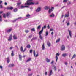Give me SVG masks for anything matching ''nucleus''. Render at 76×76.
Listing matches in <instances>:
<instances>
[{
  "label": "nucleus",
  "mask_w": 76,
  "mask_h": 76,
  "mask_svg": "<svg viewBox=\"0 0 76 76\" xmlns=\"http://www.w3.org/2000/svg\"><path fill=\"white\" fill-rule=\"evenodd\" d=\"M26 57V56L24 55V56H23V58H24V57Z\"/></svg>",
  "instance_id": "69168bd1"
},
{
  "label": "nucleus",
  "mask_w": 76,
  "mask_h": 76,
  "mask_svg": "<svg viewBox=\"0 0 76 76\" xmlns=\"http://www.w3.org/2000/svg\"><path fill=\"white\" fill-rule=\"evenodd\" d=\"M47 44L48 47H50L51 46V43L50 42H48Z\"/></svg>",
  "instance_id": "a878e982"
},
{
  "label": "nucleus",
  "mask_w": 76,
  "mask_h": 76,
  "mask_svg": "<svg viewBox=\"0 0 76 76\" xmlns=\"http://www.w3.org/2000/svg\"><path fill=\"white\" fill-rule=\"evenodd\" d=\"M29 6H23L21 5L20 6V7H18V8H19V9H24V8H25V7H28Z\"/></svg>",
  "instance_id": "20e7f679"
},
{
  "label": "nucleus",
  "mask_w": 76,
  "mask_h": 76,
  "mask_svg": "<svg viewBox=\"0 0 76 76\" xmlns=\"http://www.w3.org/2000/svg\"><path fill=\"white\" fill-rule=\"evenodd\" d=\"M19 57L20 60H22V56L21 55H19Z\"/></svg>",
  "instance_id": "a211bd4d"
},
{
  "label": "nucleus",
  "mask_w": 76,
  "mask_h": 76,
  "mask_svg": "<svg viewBox=\"0 0 76 76\" xmlns=\"http://www.w3.org/2000/svg\"><path fill=\"white\" fill-rule=\"evenodd\" d=\"M0 69H3V67H2V66L1 65L0 66Z\"/></svg>",
  "instance_id": "09e8293b"
},
{
  "label": "nucleus",
  "mask_w": 76,
  "mask_h": 76,
  "mask_svg": "<svg viewBox=\"0 0 76 76\" xmlns=\"http://www.w3.org/2000/svg\"><path fill=\"white\" fill-rule=\"evenodd\" d=\"M12 35H10L9 37V38L8 40V41H10L12 39Z\"/></svg>",
  "instance_id": "6e6552de"
},
{
  "label": "nucleus",
  "mask_w": 76,
  "mask_h": 76,
  "mask_svg": "<svg viewBox=\"0 0 76 76\" xmlns=\"http://www.w3.org/2000/svg\"><path fill=\"white\" fill-rule=\"evenodd\" d=\"M46 60L47 63H49L50 61V59H48V58H46Z\"/></svg>",
  "instance_id": "aec40b11"
},
{
  "label": "nucleus",
  "mask_w": 76,
  "mask_h": 76,
  "mask_svg": "<svg viewBox=\"0 0 76 76\" xmlns=\"http://www.w3.org/2000/svg\"><path fill=\"white\" fill-rule=\"evenodd\" d=\"M75 58V57H74L73 56H72V57L71 58V60H73V58Z\"/></svg>",
  "instance_id": "bf43d9fd"
},
{
  "label": "nucleus",
  "mask_w": 76,
  "mask_h": 76,
  "mask_svg": "<svg viewBox=\"0 0 76 76\" xmlns=\"http://www.w3.org/2000/svg\"><path fill=\"white\" fill-rule=\"evenodd\" d=\"M47 28L48 29H50V26H49V25H48L47 26Z\"/></svg>",
  "instance_id": "a18cd8bd"
},
{
  "label": "nucleus",
  "mask_w": 76,
  "mask_h": 76,
  "mask_svg": "<svg viewBox=\"0 0 76 76\" xmlns=\"http://www.w3.org/2000/svg\"><path fill=\"white\" fill-rule=\"evenodd\" d=\"M60 38L58 39L56 41V42L57 43V42H58L60 41Z\"/></svg>",
  "instance_id": "7c9ffc66"
},
{
  "label": "nucleus",
  "mask_w": 76,
  "mask_h": 76,
  "mask_svg": "<svg viewBox=\"0 0 76 76\" xmlns=\"http://www.w3.org/2000/svg\"><path fill=\"white\" fill-rule=\"evenodd\" d=\"M14 65L13 64H10L8 66V67H12L14 66Z\"/></svg>",
  "instance_id": "9d476101"
},
{
  "label": "nucleus",
  "mask_w": 76,
  "mask_h": 76,
  "mask_svg": "<svg viewBox=\"0 0 76 76\" xmlns=\"http://www.w3.org/2000/svg\"><path fill=\"white\" fill-rule=\"evenodd\" d=\"M53 34H54V32H52L51 34L53 35Z\"/></svg>",
  "instance_id": "774afa93"
},
{
  "label": "nucleus",
  "mask_w": 76,
  "mask_h": 76,
  "mask_svg": "<svg viewBox=\"0 0 76 76\" xmlns=\"http://www.w3.org/2000/svg\"><path fill=\"white\" fill-rule=\"evenodd\" d=\"M20 50L22 53H24V52H25V51L23 50V47L22 46H21V47Z\"/></svg>",
  "instance_id": "6ab92c4d"
},
{
  "label": "nucleus",
  "mask_w": 76,
  "mask_h": 76,
  "mask_svg": "<svg viewBox=\"0 0 76 76\" xmlns=\"http://www.w3.org/2000/svg\"><path fill=\"white\" fill-rule=\"evenodd\" d=\"M20 4H21V2H20L19 3H17V6H19V5H20Z\"/></svg>",
  "instance_id": "4c0bfd02"
},
{
  "label": "nucleus",
  "mask_w": 76,
  "mask_h": 76,
  "mask_svg": "<svg viewBox=\"0 0 76 76\" xmlns=\"http://www.w3.org/2000/svg\"><path fill=\"white\" fill-rule=\"evenodd\" d=\"M73 56L74 57H76V54H74Z\"/></svg>",
  "instance_id": "6e6d98bb"
},
{
  "label": "nucleus",
  "mask_w": 76,
  "mask_h": 76,
  "mask_svg": "<svg viewBox=\"0 0 76 76\" xmlns=\"http://www.w3.org/2000/svg\"><path fill=\"white\" fill-rule=\"evenodd\" d=\"M32 37V35H30L28 37L29 38H31Z\"/></svg>",
  "instance_id": "49530a36"
},
{
  "label": "nucleus",
  "mask_w": 76,
  "mask_h": 76,
  "mask_svg": "<svg viewBox=\"0 0 76 76\" xmlns=\"http://www.w3.org/2000/svg\"><path fill=\"white\" fill-rule=\"evenodd\" d=\"M11 31H12V29L11 28L7 30V32H10Z\"/></svg>",
  "instance_id": "cd10ccee"
},
{
  "label": "nucleus",
  "mask_w": 76,
  "mask_h": 76,
  "mask_svg": "<svg viewBox=\"0 0 76 76\" xmlns=\"http://www.w3.org/2000/svg\"><path fill=\"white\" fill-rule=\"evenodd\" d=\"M63 2L64 3H66L67 2V0H64Z\"/></svg>",
  "instance_id": "79ce46f5"
},
{
  "label": "nucleus",
  "mask_w": 76,
  "mask_h": 76,
  "mask_svg": "<svg viewBox=\"0 0 76 76\" xmlns=\"http://www.w3.org/2000/svg\"><path fill=\"white\" fill-rule=\"evenodd\" d=\"M17 20V19L15 20L13 22H16Z\"/></svg>",
  "instance_id": "0e129e2a"
},
{
  "label": "nucleus",
  "mask_w": 76,
  "mask_h": 76,
  "mask_svg": "<svg viewBox=\"0 0 76 76\" xmlns=\"http://www.w3.org/2000/svg\"><path fill=\"white\" fill-rule=\"evenodd\" d=\"M42 32H43V30L42 29L41 30L40 32H39V35H41V34Z\"/></svg>",
  "instance_id": "2eb2a0df"
},
{
  "label": "nucleus",
  "mask_w": 76,
  "mask_h": 76,
  "mask_svg": "<svg viewBox=\"0 0 76 76\" xmlns=\"http://www.w3.org/2000/svg\"><path fill=\"white\" fill-rule=\"evenodd\" d=\"M69 12H67V14H66L65 16V17H69Z\"/></svg>",
  "instance_id": "9b49d317"
},
{
  "label": "nucleus",
  "mask_w": 76,
  "mask_h": 76,
  "mask_svg": "<svg viewBox=\"0 0 76 76\" xmlns=\"http://www.w3.org/2000/svg\"><path fill=\"white\" fill-rule=\"evenodd\" d=\"M39 38L41 40H42L43 38H42V37L41 36V35H39Z\"/></svg>",
  "instance_id": "c9c22d12"
},
{
  "label": "nucleus",
  "mask_w": 76,
  "mask_h": 76,
  "mask_svg": "<svg viewBox=\"0 0 76 76\" xmlns=\"http://www.w3.org/2000/svg\"><path fill=\"white\" fill-rule=\"evenodd\" d=\"M41 10V9L40 7H38L36 10V12H40Z\"/></svg>",
  "instance_id": "0eeeda50"
},
{
  "label": "nucleus",
  "mask_w": 76,
  "mask_h": 76,
  "mask_svg": "<svg viewBox=\"0 0 76 76\" xmlns=\"http://www.w3.org/2000/svg\"><path fill=\"white\" fill-rule=\"evenodd\" d=\"M13 9V8L12 7H9L7 8V9L9 10H12Z\"/></svg>",
  "instance_id": "1a4fd4ad"
},
{
  "label": "nucleus",
  "mask_w": 76,
  "mask_h": 76,
  "mask_svg": "<svg viewBox=\"0 0 76 76\" xmlns=\"http://www.w3.org/2000/svg\"><path fill=\"white\" fill-rule=\"evenodd\" d=\"M32 1L31 0H28L25 3V5L26 6H29L30 5H32L34 4V3L32 2H31Z\"/></svg>",
  "instance_id": "f03ea898"
},
{
  "label": "nucleus",
  "mask_w": 76,
  "mask_h": 76,
  "mask_svg": "<svg viewBox=\"0 0 76 76\" xmlns=\"http://www.w3.org/2000/svg\"><path fill=\"white\" fill-rule=\"evenodd\" d=\"M13 37L14 39H17V37H16V35H14L13 36Z\"/></svg>",
  "instance_id": "b1692460"
},
{
  "label": "nucleus",
  "mask_w": 76,
  "mask_h": 76,
  "mask_svg": "<svg viewBox=\"0 0 76 76\" xmlns=\"http://www.w3.org/2000/svg\"><path fill=\"white\" fill-rule=\"evenodd\" d=\"M17 11L18 9H17V8H15L14 10V12H17Z\"/></svg>",
  "instance_id": "72a5a7b5"
},
{
  "label": "nucleus",
  "mask_w": 76,
  "mask_h": 76,
  "mask_svg": "<svg viewBox=\"0 0 76 76\" xmlns=\"http://www.w3.org/2000/svg\"><path fill=\"white\" fill-rule=\"evenodd\" d=\"M46 26H44V27H42V29L43 30H44V29H45V28H46Z\"/></svg>",
  "instance_id": "c756f323"
},
{
  "label": "nucleus",
  "mask_w": 76,
  "mask_h": 76,
  "mask_svg": "<svg viewBox=\"0 0 76 76\" xmlns=\"http://www.w3.org/2000/svg\"><path fill=\"white\" fill-rule=\"evenodd\" d=\"M31 30L32 31H34V32H35V28H31Z\"/></svg>",
  "instance_id": "f704fd0d"
},
{
  "label": "nucleus",
  "mask_w": 76,
  "mask_h": 76,
  "mask_svg": "<svg viewBox=\"0 0 76 76\" xmlns=\"http://www.w3.org/2000/svg\"><path fill=\"white\" fill-rule=\"evenodd\" d=\"M71 3H72L71 2H69L68 3V4H71Z\"/></svg>",
  "instance_id": "37998d69"
},
{
  "label": "nucleus",
  "mask_w": 76,
  "mask_h": 76,
  "mask_svg": "<svg viewBox=\"0 0 76 76\" xmlns=\"http://www.w3.org/2000/svg\"><path fill=\"white\" fill-rule=\"evenodd\" d=\"M21 18H22L21 17H19L18 18V19H21Z\"/></svg>",
  "instance_id": "680f3d73"
},
{
  "label": "nucleus",
  "mask_w": 76,
  "mask_h": 76,
  "mask_svg": "<svg viewBox=\"0 0 76 76\" xmlns=\"http://www.w3.org/2000/svg\"><path fill=\"white\" fill-rule=\"evenodd\" d=\"M45 75H47V72H45Z\"/></svg>",
  "instance_id": "de8ad7c7"
},
{
  "label": "nucleus",
  "mask_w": 76,
  "mask_h": 76,
  "mask_svg": "<svg viewBox=\"0 0 76 76\" xmlns=\"http://www.w3.org/2000/svg\"><path fill=\"white\" fill-rule=\"evenodd\" d=\"M36 38H33L32 39H31V41H32V40H33V39H35Z\"/></svg>",
  "instance_id": "8fccbe9b"
},
{
  "label": "nucleus",
  "mask_w": 76,
  "mask_h": 76,
  "mask_svg": "<svg viewBox=\"0 0 76 76\" xmlns=\"http://www.w3.org/2000/svg\"><path fill=\"white\" fill-rule=\"evenodd\" d=\"M48 35V31H46V35L45 36H47Z\"/></svg>",
  "instance_id": "e433bc0d"
},
{
  "label": "nucleus",
  "mask_w": 76,
  "mask_h": 76,
  "mask_svg": "<svg viewBox=\"0 0 76 76\" xmlns=\"http://www.w3.org/2000/svg\"><path fill=\"white\" fill-rule=\"evenodd\" d=\"M0 8H3L2 5H0Z\"/></svg>",
  "instance_id": "603ef678"
},
{
  "label": "nucleus",
  "mask_w": 76,
  "mask_h": 76,
  "mask_svg": "<svg viewBox=\"0 0 76 76\" xmlns=\"http://www.w3.org/2000/svg\"><path fill=\"white\" fill-rule=\"evenodd\" d=\"M60 48L61 49V51H64V50H65V46L64 45H62L61 47Z\"/></svg>",
  "instance_id": "39448f33"
},
{
  "label": "nucleus",
  "mask_w": 76,
  "mask_h": 76,
  "mask_svg": "<svg viewBox=\"0 0 76 76\" xmlns=\"http://www.w3.org/2000/svg\"><path fill=\"white\" fill-rule=\"evenodd\" d=\"M66 56H67V55L66 53L63 54L62 55V56L63 57H66Z\"/></svg>",
  "instance_id": "4be33fe9"
},
{
  "label": "nucleus",
  "mask_w": 76,
  "mask_h": 76,
  "mask_svg": "<svg viewBox=\"0 0 76 76\" xmlns=\"http://www.w3.org/2000/svg\"><path fill=\"white\" fill-rule=\"evenodd\" d=\"M54 67V70L55 71H56V66H53Z\"/></svg>",
  "instance_id": "58836bf2"
},
{
  "label": "nucleus",
  "mask_w": 76,
  "mask_h": 76,
  "mask_svg": "<svg viewBox=\"0 0 76 76\" xmlns=\"http://www.w3.org/2000/svg\"><path fill=\"white\" fill-rule=\"evenodd\" d=\"M40 28H41V26L39 25L38 26V27L37 28V30H38V29L39 30V29H40Z\"/></svg>",
  "instance_id": "393cba45"
},
{
  "label": "nucleus",
  "mask_w": 76,
  "mask_h": 76,
  "mask_svg": "<svg viewBox=\"0 0 76 76\" xmlns=\"http://www.w3.org/2000/svg\"><path fill=\"white\" fill-rule=\"evenodd\" d=\"M33 55H34V57H38V53H37L36 54V55H35V50H34Z\"/></svg>",
  "instance_id": "423d86ee"
},
{
  "label": "nucleus",
  "mask_w": 76,
  "mask_h": 76,
  "mask_svg": "<svg viewBox=\"0 0 76 76\" xmlns=\"http://www.w3.org/2000/svg\"><path fill=\"white\" fill-rule=\"evenodd\" d=\"M3 17H4V18H6V15H5V14H3Z\"/></svg>",
  "instance_id": "a19ab883"
},
{
  "label": "nucleus",
  "mask_w": 76,
  "mask_h": 76,
  "mask_svg": "<svg viewBox=\"0 0 76 76\" xmlns=\"http://www.w3.org/2000/svg\"><path fill=\"white\" fill-rule=\"evenodd\" d=\"M6 16L7 17H8V16H9L10 15V12H8L6 14Z\"/></svg>",
  "instance_id": "4468645a"
},
{
  "label": "nucleus",
  "mask_w": 76,
  "mask_h": 76,
  "mask_svg": "<svg viewBox=\"0 0 76 76\" xmlns=\"http://www.w3.org/2000/svg\"><path fill=\"white\" fill-rule=\"evenodd\" d=\"M3 12V11H0V14H1Z\"/></svg>",
  "instance_id": "13d9d810"
},
{
  "label": "nucleus",
  "mask_w": 76,
  "mask_h": 76,
  "mask_svg": "<svg viewBox=\"0 0 76 76\" xmlns=\"http://www.w3.org/2000/svg\"><path fill=\"white\" fill-rule=\"evenodd\" d=\"M50 17H54V14L52 13V14L50 15Z\"/></svg>",
  "instance_id": "bb28decb"
},
{
  "label": "nucleus",
  "mask_w": 76,
  "mask_h": 76,
  "mask_svg": "<svg viewBox=\"0 0 76 76\" xmlns=\"http://www.w3.org/2000/svg\"><path fill=\"white\" fill-rule=\"evenodd\" d=\"M25 32L26 33H28V32H29V31L26 30H25Z\"/></svg>",
  "instance_id": "ea45409f"
},
{
  "label": "nucleus",
  "mask_w": 76,
  "mask_h": 76,
  "mask_svg": "<svg viewBox=\"0 0 76 76\" xmlns=\"http://www.w3.org/2000/svg\"><path fill=\"white\" fill-rule=\"evenodd\" d=\"M2 1H0V4H1V3H2Z\"/></svg>",
  "instance_id": "e2e57ef3"
},
{
  "label": "nucleus",
  "mask_w": 76,
  "mask_h": 76,
  "mask_svg": "<svg viewBox=\"0 0 76 76\" xmlns=\"http://www.w3.org/2000/svg\"><path fill=\"white\" fill-rule=\"evenodd\" d=\"M26 47L28 48H31V45H27Z\"/></svg>",
  "instance_id": "c85d7f7f"
},
{
  "label": "nucleus",
  "mask_w": 76,
  "mask_h": 76,
  "mask_svg": "<svg viewBox=\"0 0 76 76\" xmlns=\"http://www.w3.org/2000/svg\"><path fill=\"white\" fill-rule=\"evenodd\" d=\"M32 50H30V53H32Z\"/></svg>",
  "instance_id": "3c124183"
},
{
  "label": "nucleus",
  "mask_w": 76,
  "mask_h": 76,
  "mask_svg": "<svg viewBox=\"0 0 76 76\" xmlns=\"http://www.w3.org/2000/svg\"><path fill=\"white\" fill-rule=\"evenodd\" d=\"M31 60V58H29L28 60L26 61V62H29V61H30Z\"/></svg>",
  "instance_id": "412c9836"
},
{
  "label": "nucleus",
  "mask_w": 76,
  "mask_h": 76,
  "mask_svg": "<svg viewBox=\"0 0 76 76\" xmlns=\"http://www.w3.org/2000/svg\"><path fill=\"white\" fill-rule=\"evenodd\" d=\"M50 31H53V28H50Z\"/></svg>",
  "instance_id": "4d7b16f0"
},
{
  "label": "nucleus",
  "mask_w": 76,
  "mask_h": 76,
  "mask_svg": "<svg viewBox=\"0 0 76 76\" xmlns=\"http://www.w3.org/2000/svg\"><path fill=\"white\" fill-rule=\"evenodd\" d=\"M5 5H7V3L5 2Z\"/></svg>",
  "instance_id": "338daca9"
},
{
  "label": "nucleus",
  "mask_w": 76,
  "mask_h": 76,
  "mask_svg": "<svg viewBox=\"0 0 76 76\" xmlns=\"http://www.w3.org/2000/svg\"><path fill=\"white\" fill-rule=\"evenodd\" d=\"M68 31L70 37H72V32H71V31L70 30H68Z\"/></svg>",
  "instance_id": "f3484780"
},
{
  "label": "nucleus",
  "mask_w": 76,
  "mask_h": 76,
  "mask_svg": "<svg viewBox=\"0 0 76 76\" xmlns=\"http://www.w3.org/2000/svg\"><path fill=\"white\" fill-rule=\"evenodd\" d=\"M65 64L66 65H67V62H65Z\"/></svg>",
  "instance_id": "5fc2aeb1"
},
{
  "label": "nucleus",
  "mask_w": 76,
  "mask_h": 76,
  "mask_svg": "<svg viewBox=\"0 0 76 76\" xmlns=\"http://www.w3.org/2000/svg\"><path fill=\"white\" fill-rule=\"evenodd\" d=\"M44 9L45 10H48V9H49V13H51V12H53V10H54V7H52V8L50 9V7L49 6H46L45 7Z\"/></svg>",
  "instance_id": "f257e3e1"
},
{
  "label": "nucleus",
  "mask_w": 76,
  "mask_h": 76,
  "mask_svg": "<svg viewBox=\"0 0 76 76\" xmlns=\"http://www.w3.org/2000/svg\"><path fill=\"white\" fill-rule=\"evenodd\" d=\"M49 76H50L53 74V71H52V70H51L50 71H49Z\"/></svg>",
  "instance_id": "ddd939ff"
},
{
  "label": "nucleus",
  "mask_w": 76,
  "mask_h": 76,
  "mask_svg": "<svg viewBox=\"0 0 76 76\" xmlns=\"http://www.w3.org/2000/svg\"><path fill=\"white\" fill-rule=\"evenodd\" d=\"M60 56V54H59V53H56L55 57L56 62H57V60H58V57L57 56Z\"/></svg>",
  "instance_id": "7ed1b4c3"
},
{
  "label": "nucleus",
  "mask_w": 76,
  "mask_h": 76,
  "mask_svg": "<svg viewBox=\"0 0 76 76\" xmlns=\"http://www.w3.org/2000/svg\"><path fill=\"white\" fill-rule=\"evenodd\" d=\"M32 74H29L28 76H32Z\"/></svg>",
  "instance_id": "052dcab7"
},
{
  "label": "nucleus",
  "mask_w": 76,
  "mask_h": 76,
  "mask_svg": "<svg viewBox=\"0 0 76 76\" xmlns=\"http://www.w3.org/2000/svg\"><path fill=\"white\" fill-rule=\"evenodd\" d=\"M54 63V61H52V62H51V64H53V63Z\"/></svg>",
  "instance_id": "c03bdc74"
},
{
  "label": "nucleus",
  "mask_w": 76,
  "mask_h": 76,
  "mask_svg": "<svg viewBox=\"0 0 76 76\" xmlns=\"http://www.w3.org/2000/svg\"><path fill=\"white\" fill-rule=\"evenodd\" d=\"M44 49H45V46H44V44H43L42 46V50H44Z\"/></svg>",
  "instance_id": "5701e85b"
},
{
  "label": "nucleus",
  "mask_w": 76,
  "mask_h": 76,
  "mask_svg": "<svg viewBox=\"0 0 76 76\" xmlns=\"http://www.w3.org/2000/svg\"><path fill=\"white\" fill-rule=\"evenodd\" d=\"M11 56L12 57L14 56V53H13V51H12V53H11Z\"/></svg>",
  "instance_id": "473e14b6"
},
{
  "label": "nucleus",
  "mask_w": 76,
  "mask_h": 76,
  "mask_svg": "<svg viewBox=\"0 0 76 76\" xmlns=\"http://www.w3.org/2000/svg\"><path fill=\"white\" fill-rule=\"evenodd\" d=\"M0 22H2V17L1 15H0Z\"/></svg>",
  "instance_id": "2f4dec72"
},
{
  "label": "nucleus",
  "mask_w": 76,
  "mask_h": 76,
  "mask_svg": "<svg viewBox=\"0 0 76 76\" xmlns=\"http://www.w3.org/2000/svg\"><path fill=\"white\" fill-rule=\"evenodd\" d=\"M30 17V15H27L26 18L24 19H28V18H29Z\"/></svg>",
  "instance_id": "dca6fc26"
},
{
  "label": "nucleus",
  "mask_w": 76,
  "mask_h": 76,
  "mask_svg": "<svg viewBox=\"0 0 76 76\" xmlns=\"http://www.w3.org/2000/svg\"><path fill=\"white\" fill-rule=\"evenodd\" d=\"M70 25V23H67V26H68V25Z\"/></svg>",
  "instance_id": "864d4df0"
},
{
  "label": "nucleus",
  "mask_w": 76,
  "mask_h": 76,
  "mask_svg": "<svg viewBox=\"0 0 76 76\" xmlns=\"http://www.w3.org/2000/svg\"><path fill=\"white\" fill-rule=\"evenodd\" d=\"M7 63H9L10 62V58H7Z\"/></svg>",
  "instance_id": "f8f14e48"
}]
</instances>
